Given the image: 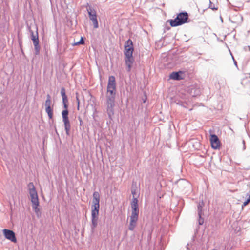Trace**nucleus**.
<instances>
[{"label":"nucleus","mask_w":250,"mask_h":250,"mask_svg":"<svg viewBox=\"0 0 250 250\" xmlns=\"http://www.w3.org/2000/svg\"><path fill=\"white\" fill-rule=\"evenodd\" d=\"M124 48L125 50L124 53L125 56V62L127 66V71L130 72L134 62V59L132 55L134 47L133 42L130 39H128L125 42Z\"/></svg>","instance_id":"1"},{"label":"nucleus","mask_w":250,"mask_h":250,"mask_svg":"<svg viewBox=\"0 0 250 250\" xmlns=\"http://www.w3.org/2000/svg\"><path fill=\"white\" fill-rule=\"evenodd\" d=\"M138 201L137 198L133 197L131 203L132 212L131 215L130 216L128 229L131 231L133 230L135 228L137 224V221L138 219L139 210L138 208Z\"/></svg>","instance_id":"2"},{"label":"nucleus","mask_w":250,"mask_h":250,"mask_svg":"<svg viewBox=\"0 0 250 250\" xmlns=\"http://www.w3.org/2000/svg\"><path fill=\"white\" fill-rule=\"evenodd\" d=\"M29 193L31 198V201L32 204V208L35 212L37 213L40 209L38 208L39 206V201L37 192L33 183L30 182L28 185Z\"/></svg>","instance_id":"3"},{"label":"nucleus","mask_w":250,"mask_h":250,"mask_svg":"<svg viewBox=\"0 0 250 250\" xmlns=\"http://www.w3.org/2000/svg\"><path fill=\"white\" fill-rule=\"evenodd\" d=\"M115 95H106V112L109 118L111 119L114 115V107L115 106Z\"/></svg>","instance_id":"4"},{"label":"nucleus","mask_w":250,"mask_h":250,"mask_svg":"<svg viewBox=\"0 0 250 250\" xmlns=\"http://www.w3.org/2000/svg\"><path fill=\"white\" fill-rule=\"evenodd\" d=\"M116 85L115 78L110 76L108 78L106 95H116Z\"/></svg>","instance_id":"5"},{"label":"nucleus","mask_w":250,"mask_h":250,"mask_svg":"<svg viewBox=\"0 0 250 250\" xmlns=\"http://www.w3.org/2000/svg\"><path fill=\"white\" fill-rule=\"evenodd\" d=\"M188 17H176L174 20H168L167 22H169L171 27L181 25L188 21Z\"/></svg>","instance_id":"6"},{"label":"nucleus","mask_w":250,"mask_h":250,"mask_svg":"<svg viewBox=\"0 0 250 250\" xmlns=\"http://www.w3.org/2000/svg\"><path fill=\"white\" fill-rule=\"evenodd\" d=\"M62 121L64 123L65 130L67 135H69V132L71 128L70 123L68 119V111L67 109L63 110L62 112Z\"/></svg>","instance_id":"7"},{"label":"nucleus","mask_w":250,"mask_h":250,"mask_svg":"<svg viewBox=\"0 0 250 250\" xmlns=\"http://www.w3.org/2000/svg\"><path fill=\"white\" fill-rule=\"evenodd\" d=\"M30 33L31 36V39L33 41L34 46L35 54L36 55H39L40 54V46L39 45V41L37 30L35 33H34L33 31L30 30Z\"/></svg>","instance_id":"8"},{"label":"nucleus","mask_w":250,"mask_h":250,"mask_svg":"<svg viewBox=\"0 0 250 250\" xmlns=\"http://www.w3.org/2000/svg\"><path fill=\"white\" fill-rule=\"evenodd\" d=\"M100 195L97 191H94L93 193V200L92 211L99 212L100 208Z\"/></svg>","instance_id":"9"},{"label":"nucleus","mask_w":250,"mask_h":250,"mask_svg":"<svg viewBox=\"0 0 250 250\" xmlns=\"http://www.w3.org/2000/svg\"><path fill=\"white\" fill-rule=\"evenodd\" d=\"M210 142L213 148L217 149L220 147V142L218 137L215 134L210 135Z\"/></svg>","instance_id":"10"},{"label":"nucleus","mask_w":250,"mask_h":250,"mask_svg":"<svg viewBox=\"0 0 250 250\" xmlns=\"http://www.w3.org/2000/svg\"><path fill=\"white\" fill-rule=\"evenodd\" d=\"M99 212L93 211L91 212V230L92 232H94L95 229L98 224Z\"/></svg>","instance_id":"11"},{"label":"nucleus","mask_w":250,"mask_h":250,"mask_svg":"<svg viewBox=\"0 0 250 250\" xmlns=\"http://www.w3.org/2000/svg\"><path fill=\"white\" fill-rule=\"evenodd\" d=\"M3 231V234L6 239L10 240L12 242H16L17 240L15 237V234L13 231L4 229Z\"/></svg>","instance_id":"12"},{"label":"nucleus","mask_w":250,"mask_h":250,"mask_svg":"<svg viewBox=\"0 0 250 250\" xmlns=\"http://www.w3.org/2000/svg\"><path fill=\"white\" fill-rule=\"evenodd\" d=\"M170 78L175 80H180L184 78L182 71L173 72L170 75Z\"/></svg>","instance_id":"13"},{"label":"nucleus","mask_w":250,"mask_h":250,"mask_svg":"<svg viewBox=\"0 0 250 250\" xmlns=\"http://www.w3.org/2000/svg\"><path fill=\"white\" fill-rule=\"evenodd\" d=\"M204 206V203L203 201L200 202L198 205V216H202L204 215L202 211L203 208Z\"/></svg>","instance_id":"14"},{"label":"nucleus","mask_w":250,"mask_h":250,"mask_svg":"<svg viewBox=\"0 0 250 250\" xmlns=\"http://www.w3.org/2000/svg\"><path fill=\"white\" fill-rule=\"evenodd\" d=\"M237 149L239 151H243L246 148L245 143L244 140L241 141H240L239 142L237 145Z\"/></svg>","instance_id":"15"},{"label":"nucleus","mask_w":250,"mask_h":250,"mask_svg":"<svg viewBox=\"0 0 250 250\" xmlns=\"http://www.w3.org/2000/svg\"><path fill=\"white\" fill-rule=\"evenodd\" d=\"M89 18H90V20L91 21V22L93 25L94 28H98L99 26H98L97 17H89Z\"/></svg>","instance_id":"16"},{"label":"nucleus","mask_w":250,"mask_h":250,"mask_svg":"<svg viewBox=\"0 0 250 250\" xmlns=\"http://www.w3.org/2000/svg\"><path fill=\"white\" fill-rule=\"evenodd\" d=\"M51 101L50 95L47 94V99L45 103V108L51 107Z\"/></svg>","instance_id":"17"},{"label":"nucleus","mask_w":250,"mask_h":250,"mask_svg":"<svg viewBox=\"0 0 250 250\" xmlns=\"http://www.w3.org/2000/svg\"><path fill=\"white\" fill-rule=\"evenodd\" d=\"M45 111L47 113L49 118L50 119H51L53 118V109L51 107L45 108Z\"/></svg>","instance_id":"18"},{"label":"nucleus","mask_w":250,"mask_h":250,"mask_svg":"<svg viewBox=\"0 0 250 250\" xmlns=\"http://www.w3.org/2000/svg\"><path fill=\"white\" fill-rule=\"evenodd\" d=\"M84 43V40L83 39V38L81 37V40L79 42H74V43L72 44V45L73 46H76V45H79L80 44H83Z\"/></svg>","instance_id":"19"},{"label":"nucleus","mask_w":250,"mask_h":250,"mask_svg":"<svg viewBox=\"0 0 250 250\" xmlns=\"http://www.w3.org/2000/svg\"><path fill=\"white\" fill-rule=\"evenodd\" d=\"M61 94L62 98H64L65 99V97H67L66 94H65V89L64 87H62L61 88Z\"/></svg>","instance_id":"20"},{"label":"nucleus","mask_w":250,"mask_h":250,"mask_svg":"<svg viewBox=\"0 0 250 250\" xmlns=\"http://www.w3.org/2000/svg\"><path fill=\"white\" fill-rule=\"evenodd\" d=\"M202 216H198L199 217L198 223L200 225H202L204 223V218H203L202 217Z\"/></svg>","instance_id":"21"},{"label":"nucleus","mask_w":250,"mask_h":250,"mask_svg":"<svg viewBox=\"0 0 250 250\" xmlns=\"http://www.w3.org/2000/svg\"><path fill=\"white\" fill-rule=\"evenodd\" d=\"M76 100H77V104H78L77 109H78V110H79V105H80V100L79 99L77 94H76Z\"/></svg>","instance_id":"22"},{"label":"nucleus","mask_w":250,"mask_h":250,"mask_svg":"<svg viewBox=\"0 0 250 250\" xmlns=\"http://www.w3.org/2000/svg\"><path fill=\"white\" fill-rule=\"evenodd\" d=\"M210 5H209V8L212 9V10H217V8L215 7L214 5H212V4L211 2H210Z\"/></svg>","instance_id":"23"},{"label":"nucleus","mask_w":250,"mask_h":250,"mask_svg":"<svg viewBox=\"0 0 250 250\" xmlns=\"http://www.w3.org/2000/svg\"><path fill=\"white\" fill-rule=\"evenodd\" d=\"M177 16H188V14L187 12H181L177 15Z\"/></svg>","instance_id":"24"},{"label":"nucleus","mask_w":250,"mask_h":250,"mask_svg":"<svg viewBox=\"0 0 250 250\" xmlns=\"http://www.w3.org/2000/svg\"><path fill=\"white\" fill-rule=\"evenodd\" d=\"M62 99L63 104H67L68 102L67 97H65V99L64 98H62Z\"/></svg>","instance_id":"25"},{"label":"nucleus","mask_w":250,"mask_h":250,"mask_svg":"<svg viewBox=\"0 0 250 250\" xmlns=\"http://www.w3.org/2000/svg\"><path fill=\"white\" fill-rule=\"evenodd\" d=\"M88 13H89V16H95V13H92V12L91 11H88Z\"/></svg>","instance_id":"26"},{"label":"nucleus","mask_w":250,"mask_h":250,"mask_svg":"<svg viewBox=\"0 0 250 250\" xmlns=\"http://www.w3.org/2000/svg\"><path fill=\"white\" fill-rule=\"evenodd\" d=\"M63 104L64 108L65 109H67V107H68V105L67 104Z\"/></svg>","instance_id":"27"},{"label":"nucleus","mask_w":250,"mask_h":250,"mask_svg":"<svg viewBox=\"0 0 250 250\" xmlns=\"http://www.w3.org/2000/svg\"><path fill=\"white\" fill-rule=\"evenodd\" d=\"M241 5H243V3H240L238 6L235 5V8H236V7H240ZM235 11H236V9H235Z\"/></svg>","instance_id":"28"},{"label":"nucleus","mask_w":250,"mask_h":250,"mask_svg":"<svg viewBox=\"0 0 250 250\" xmlns=\"http://www.w3.org/2000/svg\"><path fill=\"white\" fill-rule=\"evenodd\" d=\"M131 193L133 194V197H134V195L135 194V190H132Z\"/></svg>","instance_id":"29"},{"label":"nucleus","mask_w":250,"mask_h":250,"mask_svg":"<svg viewBox=\"0 0 250 250\" xmlns=\"http://www.w3.org/2000/svg\"><path fill=\"white\" fill-rule=\"evenodd\" d=\"M230 52V54H231V57H232V60H233V61L234 62L235 58H234V57L233 56V55H232V53H231V52Z\"/></svg>","instance_id":"30"},{"label":"nucleus","mask_w":250,"mask_h":250,"mask_svg":"<svg viewBox=\"0 0 250 250\" xmlns=\"http://www.w3.org/2000/svg\"><path fill=\"white\" fill-rule=\"evenodd\" d=\"M79 121H80V125H81L82 123V120L80 118H79Z\"/></svg>","instance_id":"31"},{"label":"nucleus","mask_w":250,"mask_h":250,"mask_svg":"<svg viewBox=\"0 0 250 250\" xmlns=\"http://www.w3.org/2000/svg\"><path fill=\"white\" fill-rule=\"evenodd\" d=\"M220 19H221V20L222 22H223V19H222V17H220Z\"/></svg>","instance_id":"32"},{"label":"nucleus","mask_w":250,"mask_h":250,"mask_svg":"<svg viewBox=\"0 0 250 250\" xmlns=\"http://www.w3.org/2000/svg\"><path fill=\"white\" fill-rule=\"evenodd\" d=\"M235 65H237V64H236V62H235Z\"/></svg>","instance_id":"33"}]
</instances>
